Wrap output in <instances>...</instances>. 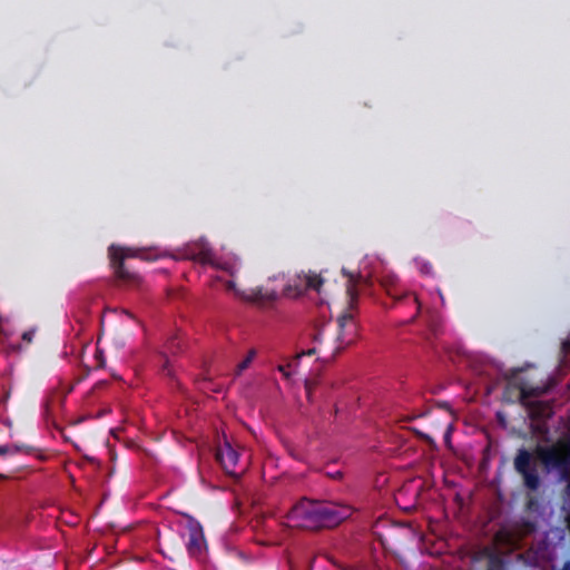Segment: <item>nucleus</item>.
<instances>
[{
	"instance_id": "obj_13",
	"label": "nucleus",
	"mask_w": 570,
	"mask_h": 570,
	"mask_svg": "<svg viewBox=\"0 0 570 570\" xmlns=\"http://www.w3.org/2000/svg\"><path fill=\"white\" fill-rule=\"evenodd\" d=\"M26 452V453H32L36 451L32 446H26V445H0V456L7 455V454H17L19 452Z\"/></svg>"
},
{
	"instance_id": "obj_18",
	"label": "nucleus",
	"mask_w": 570,
	"mask_h": 570,
	"mask_svg": "<svg viewBox=\"0 0 570 570\" xmlns=\"http://www.w3.org/2000/svg\"><path fill=\"white\" fill-rule=\"evenodd\" d=\"M316 352H317V348L314 346V347H312V348H309V350H307V351H303L302 353L297 354V357L299 358V357H302L303 355H308V356H311V355H314Z\"/></svg>"
},
{
	"instance_id": "obj_10",
	"label": "nucleus",
	"mask_w": 570,
	"mask_h": 570,
	"mask_svg": "<svg viewBox=\"0 0 570 570\" xmlns=\"http://www.w3.org/2000/svg\"><path fill=\"white\" fill-rule=\"evenodd\" d=\"M110 262H125L126 258L139 257L142 259H155L156 257H151L147 255L145 249L141 248H131V247H121L111 245L108 249Z\"/></svg>"
},
{
	"instance_id": "obj_20",
	"label": "nucleus",
	"mask_w": 570,
	"mask_h": 570,
	"mask_svg": "<svg viewBox=\"0 0 570 570\" xmlns=\"http://www.w3.org/2000/svg\"><path fill=\"white\" fill-rule=\"evenodd\" d=\"M289 366V364L287 365H279L278 366V371L282 372L285 376H288V372L286 371V368Z\"/></svg>"
},
{
	"instance_id": "obj_8",
	"label": "nucleus",
	"mask_w": 570,
	"mask_h": 570,
	"mask_svg": "<svg viewBox=\"0 0 570 570\" xmlns=\"http://www.w3.org/2000/svg\"><path fill=\"white\" fill-rule=\"evenodd\" d=\"M188 540L186 542V549L190 557L200 558L205 548L206 541L204 537L203 527L194 519H190L187 523Z\"/></svg>"
},
{
	"instance_id": "obj_3",
	"label": "nucleus",
	"mask_w": 570,
	"mask_h": 570,
	"mask_svg": "<svg viewBox=\"0 0 570 570\" xmlns=\"http://www.w3.org/2000/svg\"><path fill=\"white\" fill-rule=\"evenodd\" d=\"M535 454L548 472L558 471L564 480L570 476V439L561 438L550 446H538Z\"/></svg>"
},
{
	"instance_id": "obj_24",
	"label": "nucleus",
	"mask_w": 570,
	"mask_h": 570,
	"mask_svg": "<svg viewBox=\"0 0 570 570\" xmlns=\"http://www.w3.org/2000/svg\"><path fill=\"white\" fill-rule=\"evenodd\" d=\"M228 288H234V283L229 282L228 283Z\"/></svg>"
},
{
	"instance_id": "obj_6",
	"label": "nucleus",
	"mask_w": 570,
	"mask_h": 570,
	"mask_svg": "<svg viewBox=\"0 0 570 570\" xmlns=\"http://www.w3.org/2000/svg\"><path fill=\"white\" fill-rule=\"evenodd\" d=\"M532 455L525 449H520L514 458V469L522 475L524 487L531 491L540 487V478L537 469L531 464Z\"/></svg>"
},
{
	"instance_id": "obj_15",
	"label": "nucleus",
	"mask_w": 570,
	"mask_h": 570,
	"mask_svg": "<svg viewBox=\"0 0 570 570\" xmlns=\"http://www.w3.org/2000/svg\"><path fill=\"white\" fill-rule=\"evenodd\" d=\"M256 356V351L254 348L249 350L247 356L245 357V360H243L236 367V374L239 375L243 371H245L249 364L252 363V361L254 360V357Z\"/></svg>"
},
{
	"instance_id": "obj_25",
	"label": "nucleus",
	"mask_w": 570,
	"mask_h": 570,
	"mask_svg": "<svg viewBox=\"0 0 570 570\" xmlns=\"http://www.w3.org/2000/svg\"><path fill=\"white\" fill-rule=\"evenodd\" d=\"M489 570H502L501 568H490Z\"/></svg>"
},
{
	"instance_id": "obj_14",
	"label": "nucleus",
	"mask_w": 570,
	"mask_h": 570,
	"mask_svg": "<svg viewBox=\"0 0 570 570\" xmlns=\"http://www.w3.org/2000/svg\"><path fill=\"white\" fill-rule=\"evenodd\" d=\"M324 281L321 275L312 274L306 276V288L320 292Z\"/></svg>"
},
{
	"instance_id": "obj_9",
	"label": "nucleus",
	"mask_w": 570,
	"mask_h": 570,
	"mask_svg": "<svg viewBox=\"0 0 570 570\" xmlns=\"http://www.w3.org/2000/svg\"><path fill=\"white\" fill-rule=\"evenodd\" d=\"M395 278L392 276H386L382 278L381 285L385 289L386 294L394 299L395 303L403 302L405 299L412 298V301L416 304V313L410 318V323H413L421 311V303L416 295L411 292L397 289L395 286Z\"/></svg>"
},
{
	"instance_id": "obj_11",
	"label": "nucleus",
	"mask_w": 570,
	"mask_h": 570,
	"mask_svg": "<svg viewBox=\"0 0 570 570\" xmlns=\"http://www.w3.org/2000/svg\"><path fill=\"white\" fill-rule=\"evenodd\" d=\"M110 265L114 269V275L117 281L130 286H137L140 284V275L131 271L129 266L125 264V262H110Z\"/></svg>"
},
{
	"instance_id": "obj_22",
	"label": "nucleus",
	"mask_w": 570,
	"mask_h": 570,
	"mask_svg": "<svg viewBox=\"0 0 570 570\" xmlns=\"http://www.w3.org/2000/svg\"><path fill=\"white\" fill-rule=\"evenodd\" d=\"M39 459H40L41 461H45V460L47 459V456H46V455H43V454H40V455H39Z\"/></svg>"
},
{
	"instance_id": "obj_17",
	"label": "nucleus",
	"mask_w": 570,
	"mask_h": 570,
	"mask_svg": "<svg viewBox=\"0 0 570 570\" xmlns=\"http://www.w3.org/2000/svg\"><path fill=\"white\" fill-rule=\"evenodd\" d=\"M322 338H323V328H316L315 333L313 335V342L315 344H318L322 342Z\"/></svg>"
},
{
	"instance_id": "obj_23",
	"label": "nucleus",
	"mask_w": 570,
	"mask_h": 570,
	"mask_svg": "<svg viewBox=\"0 0 570 570\" xmlns=\"http://www.w3.org/2000/svg\"><path fill=\"white\" fill-rule=\"evenodd\" d=\"M498 419H499L500 421H503V416H502V414H501V413H498Z\"/></svg>"
},
{
	"instance_id": "obj_2",
	"label": "nucleus",
	"mask_w": 570,
	"mask_h": 570,
	"mask_svg": "<svg viewBox=\"0 0 570 570\" xmlns=\"http://www.w3.org/2000/svg\"><path fill=\"white\" fill-rule=\"evenodd\" d=\"M342 273L347 278L346 294L348 304L343 314L337 318L338 333L336 341L340 344L338 348H343L353 343L357 333L355 316L357 313L358 295L361 291H366L372 285L371 281L361 274H354L345 268L342 269Z\"/></svg>"
},
{
	"instance_id": "obj_19",
	"label": "nucleus",
	"mask_w": 570,
	"mask_h": 570,
	"mask_svg": "<svg viewBox=\"0 0 570 570\" xmlns=\"http://www.w3.org/2000/svg\"><path fill=\"white\" fill-rule=\"evenodd\" d=\"M313 389H314V385L312 382L309 381H306L305 382V390H306V393H307V396L311 397V394L313 392Z\"/></svg>"
},
{
	"instance_id": "obj_5",
	"label": "nucleus",
	"mask_w": 570,
	"mask_h": 570,
	"mask_svg": "<svg viewBox=\"0 0 570 570\" xmlns=\"http://www.w3.org/2000/svg\"><path fill=\"white\" fill-rule=\"evenodd\" d=\"M173 257L175 259H191L203 265H215L214 252L204 239L186 244L177 249V254L173 255Z\"/></svg>"
},
{
	"instance_id": "obj_12",
	"label": "nucleus",
	"mask_w": 570,
	"mask_h": 570,
	"mask_svg": "<svg viewBox=\"0 0 570 570\" xmlns=\"http://www.w3.org/2000/svg\"><path fill=\"white\" fill-rule=\"evenodd\" d=\"M236 294L239 297H242L244 301L255 303V304L269 303L277 298L276 292L264 291L262 287L252 288L248 293L237 292Z\"/></svg>"
},
{
	"instance_id": "obj_7",
	"label": "nucleus",
	"mask_w": 570,
	"mask_h": 570,
	"mask_svg": "<svg viewBox=\"0 0 570 570\" xmlns=\"http://www.w3.org/2000/svg\"><path fill=\"white\" fill-rule=\"evenodd\" d=\"M215 458L226 474L232 476L238 475L236 466L239 461V453L233 448L228 440L225 439L224 442L217 446Z\"/></svg>"
},
{
	"instance_id": "obj_16",
	"label": "nucleus",
	"mask_w": 570,
	"mask_h": 570,
	"mask_svg": "<svg viewBox=\"0 0 570 570\" xmlns=\"http://www.w3.org/2000/svg\"><path fill=\"white\" fill-rule=\"evenodd\" d=\"M35 333H36V330H28L26 332H23L22 334V341L26 342L27 344H30L35 337Z\"/></svg>"
},
{
	"instance_id": "obj_1",
	"label": "nucleus",
	"mask_w": 570,
	"mask_h": 570,
	"mask_svg": "<svg viewBox=\"0 0 570 570\" xmlns=\"http://www.w3.org/2000/svg\"><path fill=\"white\" fill-rule=\"evenodd\" d=\"M346 509H340L326 502L303 498L287 512L291 527L306 530L332 528L347 518Z\"/></svg>"
},
{
	"instance_id": "obj_21",
	"label": "nucleus",
	"mask_w": 570,
	"mask_h": 570,
	"mask_svg": "<svg viewBox=\"0 0 570 570\" xmlns=\"http://www.w3.org/2000/svg\"><path fill=\"white\" fill-rule=\"evenodd\" d=\"M8 397H9V393H6V394L3 395V397L0 400V405H1L2 403H6V402H7V400H8Z\"/></svg>"
},
{
	"instance_id": "obj_4",
	"label": "nucleus",
	"mask_w": 570,
	"mask_h": 570,
	"mask_svg": "<svg viewBox=\"0 0 570 570\" xmlns=\"http://www.w3.org/2000/svg\"><path fill=\"white\" fill-rule=\"evenodd\" d=\"M542 393L539 387H527L521 384L509 382L503 390V399L509 403L519 402L530 409L533 416H541L543 404L539 401H530L531 397Z\"/></svg>"
}]
</instances>
